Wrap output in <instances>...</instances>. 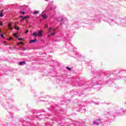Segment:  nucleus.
<instances>
[{"label":"nucleus","instance_id":"1","mask_svg":"<svg viewBox=\"0 0 126 126\" xmlns=\"http://www.w3.org/2000/svg\"><path fill=\"white\" fill-rule=\"evenodd\" d=\"M32 36H34V37H42L43 36V31H39L38 32H35L32 34Z\"/></svg>","mask_w":126,"mask_h":126},{"label":"nucleus","instance_id":"2","mask_svg":"<svg viewBox=\"0 0 126 126\" xmlns=\"http://www.w3.org/2000/svg\"><path fill=\"white\" fill-rule=\"evenodd\" d=\"M56 29H53V28H49V32L50 33H51V32H52V31L55 32V31H56Z\"/></svg>","mask_w":126,"mask_h":126},{"label":"nucleus","instance_id":"3","mask_svg":"<svg viewBox=\"0 0 126 126\" xmlns=\"http://www.w3.org/2000/svg\"><path fill=\"white\" fill-rule=\"evenodd\" d=\"M21 18H23L24 20L27 19L29 18V16L28 15V16H26L25 17L21 16Z\"/></svg>","mask_w":126,"mask_h":126},{"label":"nucleus","instance_id":"4","mask_svg":"<svg viewBox=\"0 0 126 126\" xmlns=\"http://www.w3.org/2000/svg\"><path fill=\"white\" fill-rule=\"evenodd\" d=\"M26 62L25 61L21 62L19 63V65H23Z\"/></svg>","mask_w":126,"mask_h":126},{"label":"nucleus","instance_id":"5","mask_svg":"<svg viewBox=\"0 0 126 126\" xmlns=\"http://www.w3.org/2000/svg\"><path fill=\"white\" fill-rule=\"evenodd\" d=\"M8 27L11 30L12 29V28L11 27V23H9L8 24Z\"/></svg>","mask_w":126,"mask_h":126},{"label":"nucleus","instance_id":"6","mask_svg":"<svg viewBox=\"0 0 126 126\" xmlns=\"http://www.w3.org/2000/svg\"><path fill=\"white\" fill-rule=\"evenodd\" d=\"M37 41V38H34V40H31L30 43H34V42H36Z\"/></svg>","mask_w":126,"mask_h":126},{"label":"nucleus","instance_id":"7","mask_svg":"<svg viewBox=\"0 0 126 126\" xmlns=\"http://www.w3.org/2000/svg\"><path fill=\"white\" fill-rule=\"evenodd\" d=\"M42 17H43V19H47V16L46 15H42Z\"/></svg>","mask_w":126,"mask_h":126},{"label":"nucleus","instance_id":"8","mask_svg":"<svg viewBox=\"0 0 126 126\" xmlns=\"http://www.w3.org/2000/svg\"><path fill=\"white\" fill-rule=\"evenodd\" d=\"M16 38H17V39H18V40H19V41H23V38H18V37L17 36H16Z\"/></svg>","mask_w":126,"mask_h":126},{"label":"nucleus","instance_id":"9","mask_svg":"<svg viewBox=\"0 0 126 126\" xmlns=\"http://www.w3.org/2000/svg\"><path fill=\"white\" fill-rule=\"evenodd\" d=\"M66 69H67L68 70H69V71L71 70V69L70 67H69L68 66H66Z\"/></svg>","mask_w":126,"mask_h":126},{"label":"nucleus","instance_id":"10","mask_svg":"<svg viewBox=\"0 0 126 126\" xmlns=\"http://www.w3.org/2000/svg\"><path fill=\"white\" fill-rule=\"evenodd\" d=\"M93 124H95V125H96L97 126H99V123H96V122H94L93 123Z\"/></svg>","mask_w":126,"mask_h":126},{"label":"nucleus","instance_id":"11","mask_svg":"<svg viewBox=\"0 0 126 126\" xmlns=\"http://www.w3.org/2000/svg\"><path fill=\"white\" fill-rule=\"evenodd\" d=\"M20 44H22L23 45V42H20L17 43V45H20Z\"/></svg>","mask_w":126,"mask_h":126},{"label":"nucleus","instance_id":"12","mask_svg":"<svg viewBox=\"0 0 126 126\" xmlns=\"http://www.w3.org/2000/svg\"><path fill=\"white\" fill-rule=\"evenodd\" d=\"M2 16H3L2 13H0V17H2Z\"/></svg>","mask_w":126,"mask_h":126},{"label":"nucleus","instance_id":"13","mask_svg":"<svg viewBox=\"0 0 126 126\" xmlns=\"http://www.w3.org/2000/svg\"><path fill=\"white\" fill-rule=\"evenodd\" d=\"M34 13H35V14H38V13H39V11H34Z\"/></svg>","mask_w":126,"mask_h":126},{"label":"nucleus","instance_id":"14","mask_svg":"<svg viewBox=\"0 0 126 126\" xmlns=\"http://www.w3.org/2000/svg\"><path fill=\"white\" fill-rule=\"evenodd\" d=\"M28 32H29V30H27V31H26L25 32V34H27V33H28Z\"/></svg>","mask_w":126,"mask_h":126},{"label":"nucleus","instance_id":"15","mask_svg":"<svg viewBox=\"0 0 126 126\" xmlns=\"http://www.w3.org/2000/svg\"><path fill=\"white\" fill-rule=\"evenodd\" d=\"M0 36H1V37H2V38H4V36H3V35L2 34H1Z\"/></svg>","mask_w":126,"mask_h":126},{"label":"nucleus","instance_id":"16","mask_svg":"<svg viewBox=\"0 0 126 126\" xmlns=\"http://www.w3.org/2000/svg\"><path fill=\"white\" fill-rule=\"evenodd\" d=\"M55 34H56V33L53 32V33H51V35H55Z\"/></svg>","mask_w":126,"mask_h":126},{"label":"nucleus","instance_id":"17","mask_svg":"<svg viewBox=\"0 0 126 126\" xmlns=\"http://www.w3.org/2000/svg\"><path fill=\"white\" fill-rule=\"evenodd\" d=\"M20 13H22L23 14H25V12H21Z\"/></svg>","mask_w":126,"mask_h":126},{"label":"nucleus","instance_id":"18","mask_svg":"<svg viewBox=\"0 0 126 126\" xmlns=\"http://www.w3.org/2000/svg\"><path fill=\"white\" fill-rule=\"evenodd\" d=\"M16 30H19V27H16Z\"/></svg>","mask_w":126,"mask_h":126},{"label":"nucleus","instance_id":"19","mask_svg":"<svg viewBox=\"0 0 126 126\" xmlns=\"http://www.w3.org/2000/svg\"><path fill=\"white\" fill-rule=\"evenodd\" d=\"M12 37H10L9 38L8 40H12Z\"/></svg>","mask_w":126,"mask_h":126},{"label":"nucleus","instance_id":"20","mask_svg":"<svg viewBox=\"0 0 126 126\" xmlns=\"http://www.w3.org/2000/svg\"><path fill=\"white\" fill-rule=\"evenodd\" d=\"M14 37H16V33H15L14 34Z\"/></svg>","mask_w":126,"mask_h":126},{"label":"nucleus","instance_id":"21","mask_svg":"<svg viewBox=\"0 0 126 126\" xmlns=\"http://www.w3.org/2000/svg\"><path fill=\"white\" fill-rule=\"evenodd\" d=\"M0 25L1 26V25H2V23H1V22H0Z\"/></svg>","mask_w":126,"mask_h":126},{"label":"nucleus","instance_id":"22","mask_svg":"<svg viewBox=\"0 0 126 126\" xmlns=\"http://www.w3.org/2000/svg\"><path fill=\"white\" fill-rule=\"evenodd\" d=\"M23 20H24V19H23V18H22V19L21 20V22H22V21H23Z\"/></svg>","mask_w":126,"mask_h":126},{"label":"nucleus","instance_id":"23","mask_svg":"<svg viewBox=\"0 0 126 126\" xmlns=\"http://www.w3.org/2000/svg\"><path fill=\"white\" fill-rule=\"evenodd\" d=\"M45 27H46L47 28H48V25H45Z\"/></svg>","mask_w":126,"mask_h":126},{"label":"nucleus","instance_id":"24","mask_svg":"<svg viewBox=\"0 0 126 126\" xmlns=\"http://www.w3.org/2000/svg\"><path fill=\"white\" fill-rule=\"evenodd\" d=\"M63 18H62L61 20V21H63Z\"/></svg>","mask_w":126,"mask_h":126},{"label":"nucleus","instance_id":"25","mask_svg":"<svg viewBox=\"0 0 126 126\" xmlns=\"http://www.w3.org/2000/svg\"><path fill=\"white\" fill-rule=\"evenodd\" d=\"M25 50H26V48H23V51H25Z\"/></svg>","mask_w":126,"mask_h":126},{"label":"nucleus","instance_id":"26","mask_svg":"<svg viewBox=\"0 0 126 126\" xmlns=\"http://www.w3.org/2000/svg\"><path fill=\"white\" fill-rule=\"evenodd\" d=\"M2 11H3V10H2L0 11V13H2Z\"/></svg>","mask_w":126,"mask_h":126},{"label":"nucleus","instance_id":"27","mask_svg":"<svg viewBox=\"0 0 126 126\" xmlns=\"http://www.w3.org/2000/svg\"><path fill=\"white\" fill-rule=\"evenodd\" d=\"M15 29L16 30V26H15Z\"/></svg>","mask_w":126,"mask_h":126},{"label":"nucleus","instance_id":"28","mask_svg":"<svg viewBox=\"0 0 126 126\" xmlns=\"http://www.w3.org/2000/svg\"><path fill=\"white\" fill-rule=\"evenodd\" d=\"M28 23V20H26V23Z\"/></svg>","mask_w":126,"mask_h":126},{"label":"nucleus","instance_id":"29","mask_svg":"<svg viewBox=\"0 0 126 126\" xmlns=\"http://www.w3.org/2000/svg\"><path fill=\"white\" fill-rule=\"evenodd\" d=\"M96 121H100V119H98V120H96Z\"/></svg>","mask_w":126,"mask_h":126},{"label":"nucleus","instance_id":"30","mask_svg":"<svg viewBox=\"0 0 126 126\" xmlns=\"http://www.w3.org/2000/svg\"><path fill=\"white\" fill-rule=\"evenodd\" d=\"M46 0V1H48V0Z\"/></svg>","mask_w":126,"mask_h":126},{"label":"nucleus","instance_id":"31","mask_svg":"<svg viewBox=\"0 0 126 126\" xmlns=\"http://www.w3.org/2000/svg\"><path fill=\"white\" fill-rule=\"evenodd\" d=\"M1 31L0 29V33Z\"/></svg>","mask_w":126,"mask_h":126},{"label":"nucleus","instance_id":"32","mask_svg":"<svg viewBox=\"0 0 126 126\" xmlns=\"http://www.w3.org/2000/svg\"><path fill=\"white\" fill-rule=\"evenodd\" d=\"M9 49H11V47H9Z\"/></svg>","mask_w":126,"mask_h":126},{"label":"nucleus","instance_id":"33","mask_svg":"<svg viewBox=\"0 0 126 126\" xmlns=\"http://www.w3.org/2000/svg\"><path fill=\"white\" fill-rule=\"evenodd\" d=\"M40 21H42V20H40Z\"/></svg>","mask_w":126,"mask_h":126}]
</instances>
